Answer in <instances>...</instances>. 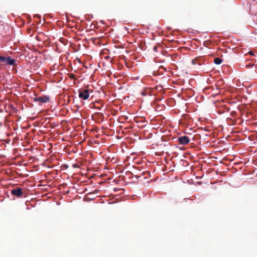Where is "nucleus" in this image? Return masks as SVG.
<instances>
[{"label": "nucleus", "instance_id": "nucleus-3", "mask_svg": "<svg viewBox=\"0 0 257 257\" xmlns=\"http://www.w3.org/2000/svg\"><path fill=\"white\" fill-rule=\"evenodd\" d=\"M179 143L181 145H187L190 142V139L187 136H182L178 138Z\"/></svg>", "mask_w": 257, "mask_h": 257}, {"label": "nucleus", "instance_id": "nucleus-1", "mask_svg": "<svg viewBox=\"0 0 257 257\" xmlns=\"http://www.w3.org/2000/svg\"><path fill=\"white\" fill-rule=\"evenodd\" d=\"M0 61L3 62L5 64H9L11 65H14L15 60L11 58L10 57H6L4 56H0Z\"/></svg>", "mask_w": 257, "mask_h": 257}, {"label": "nucleus", "instance_id": "nucleus-2", "mask_svg": "<svg viewBox=\"0 0 257 257\" xmlns=\"http://www.w3.org/2000/svg\"><path fill=\"white\" fill-rule=\"evenodd\" d=\"M79 97L83 100H86L89 97V92L88 89L79 90Z\"/></svg>", "mask_w": 257, "mask_h": 257}, {"label": "nucleus", "instance_id": "nucleus-4", "mask_svg": "<svg viewBox=\"0 0 257 257\" xmlns=\"http://www.w3.org/2000/svg\"><path fill=\"white\" fill-rule=\"evenodd\" d=\"M34 101H38L40 103H46L49 100V98L48 96H44L42 97H37L34 99Z\"/></svg>", "mask_w": 257, "mask_h": 257}, {"label": "nucleus", "instance_id": "nucleus-6", "mask_svg": "<svg viewBox=\"0 0 257 257\" xmlns=\"http://www.w3.org/2000/svg\"><path fill=\"white\" fill-rule=\"evenodd\" d=\"M222 61V59L218 57L215 58L214 59V62L217 65L220 64Z\"/></svg>", "mask_w": 257, "mask_h": 257}, {"label": "nucleus", "instance_id": "nucleus-5", "mask_svg": "<svg viewBox=\"0 0 257 257\" xmlns=\"http://www.w3.org/2000/svg\"><path fill=\"white\" fill-rule=\"evenodd\" d=\"M11 193L17 197H20L23 195L22 189L19 188L12 190Z\"/></svg>", "mask_w": 257, "mask_h": 257}]
</instances>
